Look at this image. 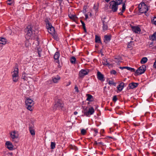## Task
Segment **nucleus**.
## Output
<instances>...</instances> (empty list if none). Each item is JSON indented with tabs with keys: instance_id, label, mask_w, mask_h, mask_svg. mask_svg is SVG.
<instances>
[{
	"instance_id": "nucleus-34",
	"label": "nucleus",
	"mask_w": 156,
	"mask_h": 156,
	"mask_svg": "<svg viewBox=\"0 0 156 156\" xmlns=\"http://www.w3.org/2000/svg\"><path fill=\"white\" fill-rule=\"evenodd\" d=\"M27 106V108L30 111L32 110V106L33 105H26Z\"/></svg>"
},
{
	"instance_id": "nucleus-36",
	"label": "nucleus",
	"mask_w": 156,
	"mask_h": 156,
	"mask_svg": "<svg viewBox=\"0 0 156 156\" xmlns=\"http://www.w3.org/2000/svg\"><path fill=\"white\" fill-rule=\"evenodd\" d=\"M151 21L153 24L156 25V17H154L153 19H152Z\"/></svg>"
},
{
	"instance_id": "nucleus-31",
	"label": "nucleus",
	"mask_w": 156,
	"mask_h": 156,
	"mask_svg": "<svg viewBox=\"0 0 156 156\" xmlns=\"http://www.w3.org/2000/svg\"><path fill=\"white\" fill-rule=\"evenodd\" d=\"M70 61L72 63L74 64L76 61V58L74 57H72L70 58Z\"/></svg>"
},
{
	"instance_id": "nucleus-28",
	"label": "nucleus",
	"mask_w": 156,
	"mask_h": 156,
	"mask_svg": "<svg viewBox=\"0 0 156 156\" xmlns=\"http://www.w3.org/2000/svg\"><path fill=\"white\" fill-rule=\"evenodd\" d=\"M27 74L23 72L22 73V78L23 79L24 81L25 80H27V77L26 76Z\"/></svg>"
},
{
	"instance_id": "nucleus-35",
	"label": "nucleus",
	"mask_w": 156,
	"mask_h": 156,
	"mask_svg": "<svg viewBox=\"0 0 156 156\" xmlns=\"http://www.w3.org/2000/svg\"><path fill=\"white\" fill-rule=\"evenodd\" d=\"M31 134L33 136L35 135V131L34 129H30L29 130Z\"/></svg>"
},
{
	"instance_id": "nucleus-57",
	"label": "nucleus",
	"mask_w": 156,
	"mask_h": 156,
	"mask_svg": "<svg viewBox=\"0 0 156 156\" xmlns=\"http://www.w3.org/2000/svg\"><path fill=\"white\" fill-rule=\"evenodd\" d=\"M128 48H130L131 47L130 45H129V44L128 45Z\"/></svg>"
},
{
	"instance_id": "nucleus-46",
	"label": "nucleus",
	"mask_w": 156,
	"mask_h": 156,
	"mask_svg": "<svg viewBox=\"0 0 156 156\" xmlns=\"http://www.w3.org/2000/svg\"><path fill=\"white\" fill-rule=\"evenodd\" d=\"M94 131L95 132V134H94V136H96L97 133H98V129H94Z\"/></svg>"
},
{
	"instance_id": "nucleus-45",
	"label": "nucleus",
	"mask_w": 156,
	"mask_h": 156,
	"mask_svg": "<svg viewBox=\"0 0 156 156\" xmlns=\"http://www.w3.org/2000/svg\"><path fill=\"white\" fill-rule=\"evenodd\" d=\"M117 98L116 96H114L113 97V101H114L115 102L117 100Z\"/></svg>"
},
{
	"instance_id": "nucleus-6",
	"label": "nucleus",
	"mask_w": 156,
	"mask_h": 156,
	"mask_svg": "<svg viewBox=\"0 0 156 156\" xmlns=\"http://www.w3.org/2000/svg\"><path fill=\"white\" fill-rule=\"evenodd\" d=\"M117 2L114 1H112L109 4V8L112 9V11L113 12H117L118 9V4H117Z\"/></svg>"
},
{
	"instance_id": "nucleus-9",
	"label": "nucleus",
	"mask_w": 156,
	"mask_h": 156,
	"mask_svg": "<svg viewBox=\"0 0 156 156\" xmlns=\"http://www.w3.org/2000/svg\"><path fill=\"white\" fill-rule=\"evenodd\" d=\"M106 19V18L105 17L103 19L102 18L101 20L102 22L103 26L102 29L104 30H106L108 29V23L107 22H105V20Z\"/></svg>"
},
{
	"instance_id": "nucleus-1",
	"label": "nucleus",
	"mask_w": 156,
	"mask_h": 156,
	"mask_svg": "<svg viewBox=\"0 0 156 156\" xmlns=\"http://www.w3.org/2000/svg\"><path fill=\"white\" fill-rule=\"evenodd\" d=\"M25 32L27 33L25 36V37L27 40L30 39H32V36L33 35V31L32 27L30 25H28L27 27L25 28L24 30Z\"/></svg>"
},
{
	"instance_id": "nucleus-21",
	"label": "nucleus",
	"mask_w": 156,
	"mask_h": 156,
	"mask_svg": "<svg viewBox=\"0 0 156 156\" xmlns=\"http://www.w3.org/2000/svg\"><path fill=\"white\" fill-rule=\"evenodd\" d=\"M50 19L49 18H46L45 19L44 21L45 23L46 27L51 25V23L50 22Z\"/></svg>"
},
{
	"instance_id": "nucleus-32",
	"label": "nucleus",
	"mask_w": 156,
	"mask_h": 156,
	"mask_svg": "<svg viewBox=\"0 0 156 156\" xmlns=\"http://www.w3.org/2000/svg\"><path fill=\"white\" fill-rule=\"evenodd\" d=\"M55 142H51V147L52 149H54L55 147Z\"/></svg>"
},
{
	"instance_id": "nucleus-56",
	"label": "nucleus",
	"mask_w": 156,
	"mask_h": 156,
	"mask_svg": "<svg viewBox=\"0 0 156 156\" xmlns=\"http://www.w3.org/2000/svg\"><path fill=\"white\" fill-rule=\"evenodd\" d=\"M38 55H39V56L40 57L41 56V55H40V54H41L40 52V51H38Z\"/></svg>"
},
{
	"instance_id": "nucleus-37",
	"label": "nucleus",
	"mask_w": 156,
	"mask_h": 156,
	"mask_svg": "<svg viewBox=\"0 0 156 156\" xmlns=\"http://www.w3.org/2000/svg\"><path fill=\"white\" fill-rule=\"evenodd\" d=\"M94 9L95 10L96 12H97L98 11V6L95 5H94Z\"/></svg>"
},
{
	"instance_id": "nucleus-8",
	"label": "nucleus",
	"mask_w": 156,
	"mask_h": 156,
	"mask_svg": "<svg viewBox=\"0 0 156 156\" xmlns=\"http://www.w3.org/2000/svg\"><path fill=\"white\" fill-rule=\"evenodd\" d=\"M89 72L88 69H82L79 72V76L80 77L83 78L85 75H87Z\"/></svg>"
},
{
	"instance_id": "nucleus-53",
	"label": "nucleus",
	"mask_w": 156,
	"mask_h": 156,
	"mask_svg": "<svg viewBox=\"0 0 156 156\" xmlns=\"http://www.w3.org/2000/svg\"><path fill=\"white\" fill-rule=\"evenodd\" d=\"M98 144V143L96 141H95L94 143V145H97Z\"/></svg>"
},
{
	"instance_id": "nucleus-42",
	"label": "nucleus",
	"mask_w": 156,
	"mask_h": 156,
	"mask_svg": "<svg viewBox=\"0 0 156 156\" xmlns=\"http://www.w3.org/2000/svg\"><path fill=\"white\" fill-rule=\"evenodd\" d=\"M53 36L54 37L55 39L57 40L58 39L57 36V34L55 33H53L52 34Z\"/></svg>"
},
{
	"instance_id": "nucleus-25",
	"label": "nucleus",
	"mask_w": 156,
	"mask_h": 156,
	"mask_svg": "<svg viewBox=\"0 0 156 156\" xmlns=\"http://www.w3.org/2000/svg\"><path fill=\"white\" fill-rule=\"evenodd\" d=\"M6 42L7 40L5 38L0 37V44L5 45Z\"/></svg>"
},
{
	"instance_id": "nucleus-50",
	"label": "nucleus",
	"mask_w": 156,
	"mask_h": 156,
	"mask_svg": "<svg viewBox=\"0 0 156 156\" xmlns=\"http://www.w3.org/2000/svg\"><path fill=\"white\" fill-rule=\"evenodd\" d=\"M69 17L71 18V19H72V18H75V17H76L75 16H69Z\"/></svg>"
},
{
	"instance_id": "nucleus-29",
	"label": "nucleus",
	"mask_w": 156,
	"mask_h": 156,
	"mask_svg": "<svg viewBox=\"0 0 156 156\" xmlns=\"http://www.w3.org/2000/svg\"><path fill=\"white\" fill-rule=\"evenodd\" d=\"M147 61V58L146 57H143L140 61V63L141 64H144L146 63Z\"/></svg>"
},
{
	"instance_id": "nucleus-59",
	"label": "nucleus",
	"mask_w": 156,
	"mask_h": 156,
	"mask_svg": "<svg viewBox=\"0 0 156 156\" xmlns=\"http://www.w3.org/2000/svg\"><path fill=\"white\" fill-rule=\"evenodd\" d=\"M124 86H126V85H127V84H126V83H124Z\"/></svg>"
},
{
	"instance_id": "nucleus-41",
	"label": "nucleus",
	"mask_w": 156,
	"mask_h": 156,
	"mask_svg": "<svg viewBox=\"0 0 156 156\" xmlns=\"http://www.w3.org/2000/svg\"><path fill=\"white\" fill-rule=\"evenodd\" d=\"M116 1V2H117L118 3H117V4H118V5H120L122 2V0H115Z\"/></svg>"
},
{
	"instance_id": "nucleus-62",
	"label": "nucleus",
	"mask_w": 156,
	"mask_h": 156,
	"mask_svg": "<svg viewBox=\"0 0 156 156\" xmlns=\"http://www.w3.org/2000/svg\"><path fill=\"white\" fill-rule=\"evenodd\" d=\"M77 156V155H75V156Z\"/></svg>"
},
{
	"instance_id": "nucleus-55",
	"label": "nucleus",
	"mask_w": 156,
	"mask_h": 156,
	"mask_svg": "<svg viewBox=\"0 0 156 156\" xmlns=\"http://www.w3.org/2000/svg\"><path fill=\"white\" fill-rule=\"evenodd\" d=\"M77 113H78V112L76 111L74 112V115H76L77 114Z\"/></svg>"
},
{
	"instance_id": "nucleus-18",
	"label": "nucleus",
	"mask_w": 156,
	"mask_h": 156,
	"mask_svg": "<svg viewBox=\"0 0 156 156\" xmlns=\"http://www.w3.org/2000/svg\"><path fill=\"white\" fill-rule=\"evenodd\" d=\"M138 85V83L133 82L129 83V86L131 89H133L136 87Z\"/></svg>"
},
{
	"instance_id": "nucleus-33",
	"label": "nucleus",
	"mask_w": 156,
	"mask_h": 156,
	"mask_svg": "<svg viewBox=\"0 0 156 156\" xmlns=\"http://www.w3.org/2000/svg\"><path fill=\"white\" fill-rule=\"evenodd\" d=\"M80 22H81V23L82 24V25L83 26V29L85 32H86V31H86V27H85V23L82 20H80Z\"/></svg>"
},
{
	"instance_id": "nucleus-40",
	"label": "nucleus",
	"mask_w": 156,
	"mask_h": 156,
	"mask_svg": "<svg viewBox=\"0 0 156 156\" xmlns=\"http://www.w3.org/2000/svg\"><path fill=\"white\" fill-rule=\"evenodd\" d=\"M6 2L7 4L9 5H11L12 3V2L11 0H8Z\"/></svg>"
},
{
	"instance_id": "nucleus-26",
	"label": "nucleus",
	"mask_w": 156,
	"mask_h": 156,
	"mask_svg": "<svg viewBox=\"0 0 156 156\" xmlns=\"http://www.w3.org/2000/svg\"><path fill=\"white\" fill-rule=\"evenodd\" d=\"M95 42L96 43L102 44L100 37L97 35L95 36Z\"/></svg>"
},
{
	"instance_id": "nucleus-15",
	"label": "nucleus",
	"mask_w": 156,
	"mask_h": 156,
	"mask_svg": "<svg viewBox=\"0 0 156 156\" xmlns=\"http://www.w3.org/2000/svg\"><path fill=\"white\" fill-rule=\"evenodd\" d=\"M119 68L121 69H126L128 70H129L131 72H134L135 71V69L134 68L129 67L128 66H124V67H120Z\"/></svg>"
},
{
	"instance_id": "nucleus-12",
	"label": "nucleus",
	"mask_w": 156,
	"mask_h": 156,
	"mask_svg": "<svg viewBox=\"0 0 156 156\" xmlns=\"http://www.w3.org/2000/svg\"><path fill=\"white\" fill-rule=\"evenodd\" d=\"M46 28L47 29L48 32L51 34H52L54 33L55 29L52 26V25L50 26H48Z\"/></svg>"
},
{
	"instance_id": "nucleus-4",
	"label": "nucleus",
	"mask_w": 156,
	"mask_h": 156,
	"mask_svg": "<svg viewBox=\"0 0 156 156\" xmlns=\"http://www.w3.org/2000/svg\"><path fill=\"white\" fill-rule=\"evenodd\" d=\"M146 66L145 65H143L139 67L138 69L135 71V75L137 76L141 75L144 73L146 70Z\"/></svg>"
},
{
	"instance_id": "nucleus-30",
	"label": "nucleus",
	"mask_w": 156,
	"mask_h": 156,
	"mask_svg": "<svg viewBox=\"0 0 156 156\" xmlns=\"http://www.w3.org/2000/svg\"><path fill=\"white\" fill-rule=\"evenodd\" d=\"M102 63L104 65H110L109 63L107 62V59H103L102 61Z\"/></svg>"
},
{
	"instance_id": "nucleus-13",
	"label": "nucleus",
	"mask_w": 156,
	"mask_h": 156,
	"mask_svg": "<svg viewBox=\"0 0 156 156\" xmlns=\"http://www.w3.org/2000/svg\"><path fill=\"white\" fill-rule=\"evenodd\" d=\"M10 136L13 140L17 138L18 137V135L16 133L15 131H13L10 133Z\"/></svg>"
},
{
	"instance_id": "nucleus-39",
	"label": "nucleus",
	"mask_w": 156,
	"mask_h": 156,
	"mask_svg": "<svg viewBox=\"0 0 156 156\" xmlns=\"http://www.w3.org/2000/svg\"><path fill=\"white\" fill-rule=\"evenodd\" d=\"M108 83L109 85L112 84L115 85V83L113 81L111 80H109L108 82Z\"/></svg>"
},
{
	"instance_id": "nucleus-22",
	"label": "nucleus",
	"mask_w": 156,
	"mask_h": 156,
	"mask_svg": "<svg viewBox=\"0 0 156 156\" xmlns=\"http://www.w3.org/2000/svg\"><path fill=\"white\" fill-rule=\"evenodd\" d=\"M150 39L152 41H156V32H154L152 35L149 36Z\"/></svg>"
},
{
	"instance_id": "nucleus-51",
	"label": "nucleus",
	"mask_w": 156,
	"mask_h": 156,
	"mask_svg": "<svg viewBox=\"0 0 156 156\" xmlns=\"http://www.w3.org/2000/svg\"><path fill=\"white\" fill-rule=\"evenodd\" d=\"M153 156H156V153L154 152H152V153Z\"/></svg>"
},
{
	"instance_id": "nucleus-5",
	"label": "nucleus",
	"mask_w": 156,
	"mask_h": 156,
	"mask_svg": "<svg viewBox=\"0 0 156 156\" xmlns=\"http://www.w3.org/2000/svg\"><path fill=\"white\" fill-rule=\"evenodd\" d=\"M63 107V103L62 101L60 99H58L55 102V104L54 107V109H62Z\"/></svg>"
},
{
	"instance_id": "nucleus-20",
	"label": "nucleus",
	"mask_w": 156,
	"mask_h": 156,
	"mask_svg": "<svg viewBox=\"0 0 156 156\" xmlns=\"http://www.w3.org/2000/svg\"><path fill=\"white\" fill-rule=\"evenodd\" d=\"M86 96L87 97L86 100L89 101L90 102L93 101L94 100L93 97L91 95L89 94H86Z\"/></svg>"
},
{
	"instance_id": "nucleus-11",
	"label": "nucleus",
	"mask_w": 156,
	"mask_h": 156,
	"mask_svg": "<svg viewBox=\"0 0 156 156\" xmlns=\"http://www.w3.org/2000/svg\"><path fill=\"white\" fill-rule=\"evenodd\" d=\"M97 78L98 80L101 81H105L104 75L99 71L97 72Z\"/></svg>"
},
{
	"instance_id": "nucleus-7",
	"label": "nucleus",
	"mask_w": 156,
	"mask_h": 156,
	"mask_svg": "<svg viewBox=\"0 0 156 156\" xmlns=\"http://www.w3.org/2000/svg\"><path fill=\"white\" fill-rule=\"evenodd\" d=\"M12 77L13 81L16 82L18 80L19 77L18 69L17 68L14 69V71L12 73Z\"/></svg>"
},
{
	"instance_id": "nucleus-24",
	"label": "nucleus",
	"mask_w": 156,
	"mask_h": 156,
	"mask_svg": "<svg viewBox=\"0 0 156 156\" xmlns=\"http://www.w3.org/2000/svg\"><path fill=\"white\" fill-rule=\"evenodd\" d=\"M124 83L123 82H122L117 86V88L118 89L119 91L122 90L123 87H124Z\"/></svg>"
},
{
	"instance_id": "nucleus-49",
	"label": "nucleus",
	"mask_w": 156,
	"mask_h": 156,
	"mask_svg": "<svg viewBox=\"0 0 156 156\" xmlns=\"http://www.w3.org/2000/svg\"><path fill=\"white\" fill-rule=\"evenodd\" d=\"M33 127H34V126H32V125H31V126L30 125L29 129L30 130V129H34Z\"/></svg>"
},
{
	"instance_id": "nucleus-3",
	"label": "nucleus",
	"mask_w": 156,
	"mask_h": 156,
	"mask_svg": "<svg viewBox=\"0 0 156 156\" xmlns=\"http://www.w3.org/2000/svg\"><path fill=\"white\" fill-rule=\"evenodd\" d=\"M95 112L94 109L93 107H91L89 108L88 111H87L86 108L84 109L83 115L82 116H86L87 117H89L90 115L93 114Z\"/></svg>"
},
{
	"instance_id": "nucleus-54",
	"label": "nucleus",
	"mask_w": 156,
	"mask_h": 156,
	"mask_svg": "<svg viewBox=\"0 0 156 156\" xmlns=\"http://www.w3.org/2000/svg\"><path fill=\"white\" fill-rule=\"evenodd\" d=\"M98 144H101V145H103V143L102 142H98Z\"/></svg>"
},
{
	"instance_id": "nucleus-38",
	"label": "nucleus",
	"mask_w": 156,
	"mask_h": 156,
	"mask_svg": "<svg viewBox=\"0 0 156 156\" xmlns=\"http://www.w3.org/2000/svg\"><path fill=\"white\" fill-rule=\"evenodd\" d=\"M86 133V131L84 129H83L81 130V133L83 135H84Z\"/></svg>"
},
{
	"instance_id": "nucleus-48",
	"label": "nucleus",
	"mask_w": 156,
	"mask_h": 156,
	"mask_svg": "<svg viewBox=\"0 0 156 156\" xmlns=\"http://www.w3.org/2000/svg\"><path fill=\"white\" fill-rule=\"evenodd\" d=\"M153 42H151V43L150 44L149 47H152L153 46Z\"/></svg>"
},
{
	"instance_id": "nucleus-47",
	"label": "nucleus",
	"mask_w": 156,
	"mask_h": 156,
	"mask_svg": "<svg viewBox=\"0 0 156 156\" xmlns=\"http://www.w3.org/2000/svg\"><path fill=\"white\" fill-rule=\"evenodd\" d=\"M72 148L73 149L75 150V151H77L78 149L77 147L76 146H72Z\"/></svg>"
},
{
	"instance_id": "nucleus-27",
	"label": "nucleus",
	"mask_w": 156,
	"mask_h": 156,
	"mask_svg": "<svg viewBox=\"0 0 156 156\" xmlns=\"http://www.w3.org/2000/svg\"><path fill=\"white\" fill-rule=\"evenodd\" d=\"M122 9L121 11L118 13L119 15H123V13L125 11L126 9V6L124 4H123V5Z\"/></svg>"
},
{
	"instance_id": "nucleus-43",
	"label": "nucleus",
	"mask_w": 156,
	"mask_h": 156,
	"mask_svg": "<svg viewBox=\"0 0 156 156\" xmlns=\"http://www.w3.org/2000/svg\"><path fill=\"white\" fill-rule=\"evenodd\" d=\"M110 73L111 74L115 75L116 74V72L115 70H112L111 71Z\"/></svg>"
},
{
	"instance_id": "nucleus-61",
	"label": "nucleus",
	"mask_w": 156,
	"mask_h": 156,
	"mask_svg": "<svg viewBox=\"0 0 156 156\" xmlns=\"http://www.w3.org/2000/svg\"><path fill=\"white\" fill-rule=\"evenodd\" d=\"M90 15L91 16V13H90Z\"/></svg>"
},
{
	"instance_id": "nucleus-2",
	"label": "nucleus",
	"mask_w": 156,
	"mask_h": 156,
	"mask_svg": "<svg viewBox=\"0 0 156 156\" xmlns=\"http://www.w3.org/2000/svg\"><path fill=\"white\" fill-rule=\"evenodd\" d=\"M139 11L141 13H145L148 10V8L144 2L141 3L139 6Z\"/></svg>"
},
{
	"instance_id": "nucleus-16",
	"label": "nucleus",
	"mask_w": 156,
	"mask_h": 156,
	"mask_svg": "<svg viewBox=\"0 0 156 156\" xmlns=\"http://www.w3.org/2000/svg\"><path fill=\"white\" fill-rule=\"evenodd\" d=\"M104 42L106 43H107L111 39L110 35H105L104 36Z\"/></svg>"
},
{
	"instance_id": "nucleus-60",
	"label": "nucleus",
	"mask_w": 156,
	"mask_h": 156,
	"mask_svg": "<svg viewBox=\"0 0 156 156\" xmlns=\"http://www.w3.org/2000/svg\"><path fill=\"white\" fill-rule=\"evenodd\" d=\"M37 41L38 42V39L37 38Z\"/></svg>"
},
{
	"instance_id": "nucleus-10",
	"label": "nucleus",
	"mask_w": 156,
	"mask_h": 156,
	"mask_svg": "<svg viewBox=\"0 0 156 156\" xmlns=\"http://www.w3.org/2000/svg\"><path fill=\"white\" fill-rule=\"evenodd\" d=\"M5 145L7 148L10 150H12L13 149V146L12 143L9 141H7L5 143Z\"/></svg>"
},
{
	"instance_id": "nucleus-19",
	"label": "nucleus",
	"mask_w": 156,
	"mask_h": 156,
	"mask_svg": "<svg viewBox=\"0 0 156 156\" xmlns=\"http://www.w3.org/2000/svg\"><path fill=\"white\" fill-rule=\"evenodd\" d=\"M60 79V76L58 75H57L56 76L52 77V80L53 82L55 83H57Z\"/></svg>"
},
{
	"instance_id": "nucleus-17",
	"label": "nucleus",
	"mask_w": 156,
	"mask_h": 156,
	"mask_svg": "<svg viewBox=\"0 0 156 156\" xmlns=\"http://www.w3.org/2000/svg\"><path fill=\"white\" fill-rule=\"evenodd\" d=\"M132 29L133 31L135 33H138L140 31V28L137 27H132Z\"/></svg>"
},
{
	"instance_id": "nucleus-44",
	"label": "nucleus",
	"mask_w": 156,
	"mask_h": 156,
	"mask_svg": "<svg viewBox=\"0 0 156 156\" xmlns=\"http://www.w3.org/2000/svg\"><path fill=\"white\" fill-rule=\"evenodd\" d=\"M74 89L75 90V91L78 93L79 92V91L78 90V87L76 85H75V86Z\"/></svg>"
},
{
	"instance_id": "nucleus-14",
	"label": "nucleus",
	"mask_w": 156,
	"mask_h": 156,
	"mask_svg": "<svg viewBox=\"0 0 156 156\" xmlns=\"http://www.w3.org/2000/svg\"><path fill=\"white\" fill-rule=\"evenodd\" d=\"M60 56L59 52L58 51H56L54 55V58L55 60H57L56 62L58 64L59 63V61L58 59Z\"/></svg>"
},
{
	"instance_id": "nucleus-58",
	"label": "nucleus",
	"mask_w": 156,
	"mask_h": 156,
	"mask_svg": "<svg viewBox=\"0 0 156 156\" xmlns=\"http://www.w3.org/2000/svg\"><path fill=\"white\" fill-rule=\"evenodd\" d=\"M107 2H108L110 0H105Z\"/></svg>"
},
{
	"instance_id": "nucleus-23",
	"label": "nucleus",
	"mask_w": 156,
	"mask_h": 156,
	"mask_svg": "<svg viewBox=\"0 0 156 156\" xmlns=\"http://www.w3.org/2000/svg\"><path fill=\"white\" fill-rule=\"evenodd\" d=\"M26 105H33V101L30 98L27 99L25 101Z\"/></svg>"
},
{
	"instance_id": "nucleus-52",
	"label": "nucleus",
	"mask_w": 156,
	"mask_h": 156,
	"mask_svg": "<svg viewBox=\"0 0 156 156\" xmlns=\"http://www.w3.org/2000/svg\"><path fill=\"white\" fill-rule=\"evenodd\" d=\"M85 19L86 20L88 18V15L86 14L85 15Z\"/></svg>"
}]
</instances>
